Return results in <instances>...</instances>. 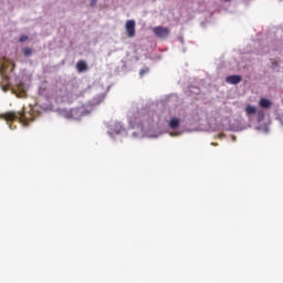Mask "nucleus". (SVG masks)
Listing matches in <instances>:
<instances>
[{
    "mask_svg": "<svg viewBox=\"0 0 283 283\" xmlns=\"http://www.w3.org/2000/svg\"><path fill=\"white\" fill-rule=\"evenodd\" d=\"M23 54H24V56H32V49L24 48L23 49Z\"/></svg>",
    "mask_w": 283,
    "mask_h": 283,
    "instance_id": "1a4fd4ad",
    "label": "nucleus"
},
{
    "mask_svg": "<svg viewBox=\"0 0 283 283\" xmlns=\"http://www.w3.org/2000/svg\"><path fill=\"white\" fill-rule=\"evenodd\" d=\"M230 85H238V83H242V76L240 75H230L226 78Z\"/></svg>",
    "mask_w": 283,
    "mask_h": 283,
    "instance_id": "20e7f679",
    "label": "nucleus"
},
{
    "mask_svg": "<svg viewBox=\"0 0 283 283\" xmlns=\"http://www.w3.org/2000/svg\"><path fill=\"white\" fill-rule=\"evenodd\" d=\"M125 29H126L127 36L129 39H134V36H136V21L134 20L126 21Z\"/></svg>",
    "mask_w": 283,
    "mask_h": 283,
    "instance_id": "7ed1b4c3",
    "label": "nucleus"
},
{
    "mask_svg": "<svg viewBox=\"0 0 283 283\" xmlns=\"http://www.w3.org/2000/svg\"><path fill=\"white\" fill-rule=\"evenodd\" d=\"M10 129H12V124L9 125Z\"/></svg>",
    "mask_w": 283,
    "mask_h": 283,
    "instance_id": "2eb2a0df",
    "label": "nucleus"
},
{
    "mask_svg": "<svg viewBox=\"0 0 283 283\" xmlns=\"http://www.w3.org/2000/svg\"><path fill=\"white\" fill-rule=\"evenodd\" d=\"M170 129H178L180 127V119L172 117L169 122Z\"/></svg>",
    "mask_w": 283,
    "mask_h": 283,
    "instance_id": "423d86ee",
    "label": "nucleus"
},
{
    "mask_svg": "<svg viewBox=\"0 0 283 283\" xmlns=\"http://www.w3.org/2000/svg\"><path fill=\"white\" fill-rule=\"evenodd\" d=\"M77 72H87V62L81 60L76 63Z\"/></svg>",
    "mask_w": 283,
    "mask_h": 283,
    "instance_id": "39448f33",
    "label": "nucleus"
},
{
    "mask_svg": "<svg viewBox=\"0 0 283 283\" xmlns=\"http://www.w3.org/2000/svg\"><path fill=\"white\" fill-rule=\"evenodd\" d=\"M179 133H170V136H179Z\"/></svg>",
    "mask_w": 283,
    "mask_h": 283,
    "instance_id": "ddd939ff",
    "label": "nucleus"
},
{
    "mask_svg": "<svg viewBox=\"0 0 283 283\" xmlns=\"http://www.w3.org/2000/svg\"><path fill=\"white\" fill-rule=\"evenodd\" d=\"M55 101H56L57 103H63V102L65 101V98L57 96V97L55 98Z\"/></svg>",
    "mask_w": 283,
    "mask_h": 283,
    "instance_id": "9b49d317",
    "label": "nucleus"
},
{
    "mask_svg": "<svg viewBox=\"0 0 283 283\" xmlns=\"http://www.w3.org/2000/svg\"><path fill=\"white\" fill-rule=\"evenodd\" d=\"M97 1H98V0H92V1H91V6H96Z\"/></svg>",
    "mask_w": 283,
    "mask_h": 283,
    "instance_id": "f8f14e48",
    "label": "nucleus"
},
{
    "mask_svg": "<svg viewBox=\"0 0 283 283\" xmlns=\"http://www.w3.org/2000/svg\"><path fill=\"white\" fill-rule=\"evenodd\" d=\"M145 72H146L145 70H142L140 75L143 76L145 74Z\"/></svg>",
    "mask_w": 283,
    "mask_h": 283,
    "instance_id": "4468645a",
    "label": "nucleus"
},
{
    "mask_svg": "<svg viewBox=\"0 0 283 283\" xmlns=\"http://www.w3.org/2000/svg\"><path fill=\"white\" fill-rule=\"evenodd\" d=\"M19 41L20 43H25V41H28V35H21Z\"/></svg>",
    "mask_w": 283,
    "mask_h": 283,
    "instance_id": "9d476101",
    "label": "nucleus"
},
{
    "mask_svg": "<svg viewBox=\"0 0 283 283\" xmlns=\"http://www.w3.org/2000/svg\"><path fill=\"white\" fill-rule=\"evenodd\" d=\"M153 32L157 39H168L169 34H171V30L167 27H155Z\"/></svg>",
    "mask_w": 283,
    "mask_h": 283,
    "instance_id": "f03ea898",
    "label": "nucleus"
},
{
    "mask_svg": "<svg viewBox=\"0 0 283 283\" xmlns=\"http://www.w3.org/2000/svg\"><path fill=\"white\" fill-rule=\"evenodd\" d=\"M256 112H258V108H255V106L248 105L245 107L247 116H253V114H255Z\"/></svg>",
    "mask_w": 283,
    "mask_h": 283,
    "instance_id": "6e6552de",
    "label": "nucleus"
},
{
    "mask_svg": "<svg viewBox=\"0 0 283 283\" xmlns=\"http://www.w3.org/2000/svg\"><path fill=\"white\" fill-rule=\"evenodd\" d=\"M0 118H3L4 120H8V122L19 120L20 123H23V125H27L28 123V117H25V112H21V113L9 112L4 115H0Z\"/></svg>",
    "mask_w": 283,
    "mask_h": 283,
    "instance_id": "f257e3e1",
    "label": "nucleus"
},
{
    "mask_svg": "<svg viewBox=\"0 0 283 283\" xmlns=\"http://www.w3.org/2000/svg\"><path fill=\"white\" fill-rule=\"evenodd\" d=\"M260 107H263L264 109H269L271 107V101L266 98H261L259 103Z\"/></svg>",
    "mask_w": 283,
    "mask_h": 283,
    "instance_id": "0eeeda50",
    "label": "nucleus"
}]
</instances>
